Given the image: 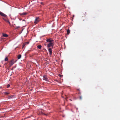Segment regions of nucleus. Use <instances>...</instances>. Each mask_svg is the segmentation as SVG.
Wrapping results in <instances>:
<instances>
[{
  "label": "nucleus",
  "mask_w": 120,
  "mask_h": 120,
  "mask_svg": "<svg viewBox=\"0 0 120 120\" xmlns=\"http://www.w3.org/2000/svg\"><path fill=\"white\" fill-rule=\"evenodd\" d=\"M40 20L39 17H36L34 21V23L35 24H37L40 21Z\"/></svg>",
  "instance_id": "f257e3e1"
},
{
  "label": "nucleus",
  "mask_w": 120,
  "mask_h": 120,
  "mask_svg": "<svg viewBox=\"0 0 120 120\" xmlns=\"http://www.w3.org/2000/svg\"><path fill=\"white\" fill-rule=\"evenodd\" d=\"M54 40L52 39L51 38H49L47 39L46 40V41L48 42H49L50 43H52L53 41Z\"/></svg>",
  "instance_id": "f03ea898"
},
{
  "label": "nucleus",
  "mask_w": 120,
  "mask_h": 120,
  "mask_svg": "<svg viewBox=\"0 0 120 120\" xmlns=\"http://www.w3.org/2000/svg\"><path fill=\"white\" fill-rule=\"evenodd\" d=\"M43 79L48 81H49L48 79L47 78L46 75H44L43 76Z\"/></svg>",
  "instance_id": "7ed1b4c3"
},
{
  "label": "nucleus",
  "mask_w": 120,
  "mask_h": 120,
  "mask_svg": "<svg viewBox=\"0 0 120 120\" xmlns=\"http://www.w3.org/2000/svg\"><path fill=\"white\" fill-rule=\"evenodd\" d=\"M0 15L1 16L7 18V16L6 15L4 14L3 12L0 11Z\"/></svg>",
  "instance_id": "20e7f679"
},
{
  "label": "nucleus",
  "mask_w": 120,
  "mask_h": 120,
  "mask_svg": "<svg viewBox=\"0 0 120 120\" xmlns=\"http://www.w3.org/2000/svg\"><path fill=\"white\" fill-rule=\"evenodd\" d=\"M15 97L14 95H11L8 96V99H12L15 98Z\"/></svg>",
  "instance_id": "39448f33"
},
{
  "label": "nucleus",
  "mask_w": 120,
  "mask_h": 120,
  "mask_svg": "<svg viewBox=\"0 0 120 120\" xmlns=\"http://www.w3.org/2000/svg\"><path fill=\"white\" fill-rule=\"evenodd\" d=\"M52 46V48L53 47V43H49L47 45V47L49 48Z\"/></svg>",
  "instance_id": "423d86ee"
},
{
  "label": "nucleus",
  "mask_w": 120,
  "mask_h": 120,
  "mask_svg": "<svg viewBox=\"0 0 120 120\" xmlns=\"http://www.w3.org/2000/svg\"><path fill=\"white\" fill-rule=\"evenodd\" d=\"M14 63V60H11L10 62V66H12Z\"/></svg>",
  "instance_id": "0eeeda50"
},
{
  "label": "nucleus",
  "mask_w": 120,
  "mask_h": 120,
  "mask_svg": "<svg viewBox=\"0 0 120 120\" xmlns=\"http://www.w3.org/2000/svg\"><path fill=\"white\" fill-rule=\"evenodd\" d=\"M48 50L50 54L51 55L52 54V49L51 48H49L48 49Z\"/></svg>",
  "instance_id": "6e6552de"
},
{
  "label": "nucleus",
  "mask_w": 120,
  "mask_h": 120,
  "mask_svg": "<svg viewBox=\"0 0 120 120\" xmlns=\"http://www.w3.org/2000/svg\"><path fill=\"white\" fill-rule=\"evenodd\" d=\"M3 36L5 38H7L8 37V35L6 34L3 33L2 34Z\"/></svg>",
  "instance_id": "1a4fd4ad"
},
{
  "label": "nucleus",
  "mask_w": 120,
  "mask_h": 120,
  "mask_svg": "<svg viewBox=\"0 0 120 120\" xmlns=\"http://www.w3.org/2000/svg\"><path fill=\"white\" fill-rule=\"evenodd\" d=\"M27 14V12H23L22 13H20V15H26Z\"/></svg>",
  "instance_id": "9d476101"
},
{
  "label": "nucleus",
  "mask_w": 120,
  "mask_h": 120,
  "mask_svg": "<svg viewBox=\"0 0 120 120\" xmlns=\"http://www.w3.org/2000/svg\"><path fill=\"white\" fill-rule=\"evenodd\" d=\"M37 47L38 49H41L42 47V46L41 45H38L37 46Z\"/></svg>",
  "instance_id": "9b49d317"
},
{
  "label": "nucleus",
  "mask_w": 120,
  "mask_h": 120,
  "mask_svg": "<svg viewBox=\"0 0 120 120\" xmlns=\"http://www.w3.org/2000/svg\"><path fill=\"white\" fill-rule=\"evenodd\" d=\"M21 55H20V54L19 55H18V56H17V58H18V59H19L21 58Z\"/></svg>",
  "instance_id": "f8f14e48"
},
{
  "label": "nucleus",
  "mask_w": 120,
  "mask_h": 120,
  "mask_svg": "<svg viewBox=\"0 0 120 120\" xmlns=\"http://www.w3.org/2000/svg\"><path fill=\"white\" fill-rule=\"evenodd\" d=\"M6 21L10 25H11V23L8 19H7Z\"/></svg>",
  "instance_id": "ddd939ff"
},
{
  "label": "nucleus",
  "mask_w": 120,
  "mask_h": 120,
  "mask_svg": "<svg viewBox=\"0 0 120 120\" xmlns=\"http://www.w3.org/2000/svg\"><path fill=\"white\" fill-rule=\"evenodd\" d=\"M70 32V31L69 29H68L67 30V33L68 34H69Z\"/></svg>",
  "instance_id": "4468645a"
},
{
  "label": "nucleus",
  "mask_w": 120,
  "mask_h": 120,
  "mask_svg": "<svg viewBox=\"0 0 120 120\" xmlns=\"http://www.w3.org/2000/svg\"><path fill=\"white\" fill-rule=\"evenodd\" d=\"M4 94L5 95H8L9 94V93L8 92H4Z\"/></svg>",
  "instance_id": "2eb2a0df"
},
{
  "label": "nucleus",
  "mask_w": 120,
  "mask_h": 120,
  "mask_svg": "<svg viewBox=\"0 0 120 120\" xmlns=\"http://www.w3.org/2000/svg\"><path fill=\"white\" fill-rule=\"evenodd\" d=\"M8 59L7 57H6L4 59V60L5 61H8Z\"/></svg>",
  "instance_id": "dca6fc26"
},
{
  "label": "nucleus",
  "mask_w": 120,
  "mask_h": 120,
  "mask_svg": "<svg viewBox=\"0 0 120 120\" xmlns=\"http://www.w3.org/2000/svg\"><path fill=\"white\" fill-rule=\"evenodd\" d=\"M10 86V85L9 84H8L7 85V88H8Z\"/></svg>",
  "instance_id": "f3484780"
},
{
  "label": "nucleus",
  "mask_w": 120,
  "mask_h": 120,
  "mask_svg": "<svg viewBox=\"0 0 120 120\" xmlns=\"http://www.w3.org/2000/svg\"><path fill=\"white\" fill-rule=\"evenodd\" d=\"M79 98L80 100H82V98L81 96H80L79 97Z\"/></svg>",
  "instance_id": "a211bd4d"
},
{
  "label": "nucleus",
  "mask_w": 120,
  "mask_h": 120,
  "mask_svg": "<svg viewBox=\"0 0 120 120\" xmlns=\"http://www.w3.org/2000/svg\"><path fill=\"white\" fill-rule=\"evenodd\" d=\"M59 76L60 77H61L62 76V75H60V74H59Z\"/></svg>",
  "instance_id": "6ab92c4d"
},
{
  "label": "nucleus",
  "mask_w": 120,
  "mask_h": 120,
  "mask_svg": "<svg viewBox=\"0 0 120 120\" xmlns=\"http://www.w3.org/2000/svg\"><path fill=\"white\" fill-rule=\"evenodd\" d=\"M3 19L4 20V21H6V20H7V19H5V18H3Z\"/></svg>",
  "instance_id": "aec40b11"
},
{
  "label": "nucleus",
  "mask_w": 120,
  "mask_h": 120,
  "mask_svg": "<svg viewBox=\"0 0 120 120\" xmlns=\"http://www.w3.org/2000/svg\"><path fill=\"white\" fill-rule=\"evenodd\" d=\"M19 26H18V27H16V28H19Z\"/></svg>",
  "instance_id": "412c9836"
},
{
  "label": "nucleus",
  "mask_w": 120,
  "mask_h": 120,
  "mask_svg": "<svg viewBox=\"0 0 120 120\" xmlns=\"http://www.w3.org/2000/svg\"><path fill=\"white\" fill-rule=\"evenodd\" d=\"M25 46V45H23V47Z\"/></svg>",
  "instance_id": "4be33fe9"
},
{
  "label": "nucleus",
  "mask_w": 120,
  "mask_h": 120,
  "mask_svg": "<svg viewBox=\"0 0 120 120\" xmlns=\"http://www.w3.org/2000/svg\"><path fill=\"white\" fill-rule=\"evenodd\" d=\"M77 90H79V91H80V90H79V89H77Z\"/></svg>",
  "instance_id": "5701e85b"
},
{
  "label": "nucleus",
  "mask_w": 120,
  "mask_h": 120,
  "mask_svg": "<svg viewBox=\"0 0 120 120\" xmlns=\"http://www.w3.org/2000/svg\"><path fill=\"white\" fill-rule=\"evenodd\" d=\"M56 81H57V80H56Z\"/></svg>",
  "instance_id": "b1692460"
},
{
  "label": "nucleus",
  "mask_w": 120,
  "mask_h": 120,
  "mask_svg": "<svg viewBox=\"0 0 120 120\" xmlns=\"http://www.w3.org/2000/svg\"><path fill=\"white\" fill-rule=\"evenodd\" d=\"M70 101H72V100L71 99H70Z\"/></svg>",
  "instance_id": "393cba45"
},
{
  "label": "nucleus",
  "mask_w": 120,
  "mask_h": 120,
  "mask_svg": "<svg viewBox=\"0 0 120 120\" xmlns=\"http://www.w3.org/2000/svg\"><path fill=\"white\" fill-rule=\"evenodd\" d=\"M1 65H0V67H1Z\"/></svg>",
  "instance_id": "a878e982"
},
{
  "label": "nucleus",
  "mask_w": 120,
  "mask_h": 120,
  "mask_svg": "<svg viewBox=\"0 0 120 120\" xmlns=\"http://www.w3.org/2000/svg\"><path fill=\"white\" fill-rule=\"evenodd\" d=\"M25 20H23V21H24Z\"/></svg>",
  "instance_id": "bb28decb"
}]
</instances>
